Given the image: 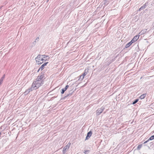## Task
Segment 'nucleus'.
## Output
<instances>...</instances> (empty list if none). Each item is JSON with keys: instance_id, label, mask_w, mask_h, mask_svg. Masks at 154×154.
Returning a JSON list of instances; mask_svg holds the SVG:
<instances>
[{"instance_id": "nucleus-24", "label": "nucleus", "mask_w": 154, "mask_h": 154, "mask_svg": "<svg viewBox=\"0 0 154 154\" xmlns=\"http://www.w3.org/2000/svg\"><path fill=\"white\" fill-rule=\"evenodd\" d=\"M147 141H145V142H144V143H147Z\"/></svg>"}, {"instance_id": "nucleus-26", "label": "nucleus", "mask_w": 154, "mask_h": 154, "mask_svg": "<svg viewBox=\"0 0 154 154\" xmlns=\"http://www.w3.org/2000/svg\"><path fill=\"white\" fill-rule=\"evenodd\" d=\"M49 0H48L47 1V2H48V1Z\"/></svg>"}, {"instance_id": "nucleus-16", "label": "nucleus", "mask_w": 154, "mask_h": 154, "mask_svg": "<svg viewBox=\"0 0 154 154\" xmlns=\"http://www.w3.org/2000/svg\"><path fill=\"white\" fill-rule=\"evenodd\" d=\"M62 91L61 92V93L62 94H63L64 92L66 91V90L64 88H63L62 89Z\"/></svg>"}, {"instance_id": "nucleus-22", "label": "nucleus", "mask_w": 154, "mask_h": 154, "mask_svg": "<svg viewBox=\"0 0 154 154\" xmlns=\"http://www.w3.org/2000/svg\"><path fill=\"white\" fill-rule=\"evenodd\" d=\"M68 87H69V86L68 85H67L66 86V87L64 88L66 90Z\"/></svg>"}, {"instance_id": "nucleus-5", "label": "nucleus", "mask_w": 154, "mask_h": 154, "mask_svg": "<svg viewBox=\"0 0 154 154\" xmlns=\"http://www.w3.org/2000/svg\"><path fill=\"white\" fill-rule=\"evenodd\" d=\"M44 76L43 75H41L40 76H38L37 78L36 79V80L37 81H39L42 82V83L43 84V79L44 78Z\"/></svg>"}, {"instance_id": "nucleus-14", "label": "nucleus", "mask_w": 154, "mask_h": 154, "mask_svg": "<svg viewBox=\"0 0 154 154\" xmlns=\"http://www.w3.org/2000/svg\"><path fill=\"white\" fill-rule=\"evenodd\" d=\"M87 74V73L86 72H85L83 74V76H82V80H83L84 78V77L85 76V75H86Z\"/></svg>"}, {"instance_id": "nucleus-4", "label": "nucleus", "mask_w": 154, "mask_h": 154, "mask_svg": "<svg viewBox=\"0 0 154 154\" xmlns=\"http://www.w3.org/2000/svg\"><path fill=\"white\" fill-rule=\"evenodd\" d=\"M105 109V108L103 107H101L100 108L98 109L97 111V115H100Z\"/></svg>"}, {"instance_id": "nucleus-18", "label": "nucleus", "mask_w": 154, "mask_h": 154, "mask_svg": "<svg viewBox=\"0 0 154 154\" xmlns=\"http://www.w3.org/2000/svg\"><path fill=\"white\" fill-rule=\"evenodd\" d=\"M3 80L1 79L0 80V85L2 83Z\"/></svg>"}, {"instance_id": "nucleus-8", "label": "nucleus", "mask_w": 154, "mask_h": 154, "mask_svg": "<svg viewBox=\"0 0 154 154\" xmlns=\"http://www.w3.org/2000/svg\"><path fill=\"white\" fill-rule=\"evenodd\" d=\"M92 134V132L91 131H90L87 134V136L86 138V140H88L89 139V138L91 136Z\"/></svg>"}, {"instance_id": "nucleus-9", "label": "nucleus", "mask_w": 154, "mask_h": 154, "mask_svg": "<svg viewBox=\"0 0 154 154\" xmlns=\"http://www.w3.org/2000/svg\"><path fill=\"white\" fill-rule=\"evenodd\" d=\"M146 29H143L142 30L141 32L139 33V35H140L142 34H143L145 33L146 32Z\"/></svg>"}, {"instance_id": "nucleus-19", "label": "nucleus", "mask_w": 154, "mask_h": 154, "mask_svg": "<svg viewBox=\"0 0 154 154\" xmlns=\"http://www.w3.org/2000/svg\"><path fill=\"white\" fill-rule=\"evenodd\" d=\"M145 8V6H143V7H141L140 9H139V10H140L141 9H144Z\"/></svg>"}, {"instance_id": "nucleus-13", "label": "nucleus", "mask_w": 154, "mask_h": 154, "mask_svg": "<svg viewBox=\"0 0 154 154\" xmlns=\"http://www.w3.org/2000/svg\"><path fill=\"white\" fill-rule=\"evenodd\" d=\"M154 139V135L151 136L149 139V140H152Z\"/></svg>"}, {"instance_id": "nucleus-1", "label": "nucleus", "mask_w": 154, "mask_h": 154, "mask_svg": "<svg viewBox=\"0 0 154 154\" xmlns=\"http://www.w3.org/2000/svg\"><path fill=\"white\" fill-rule=\"evenodd\" d=\"M48 57L44 55H38L35 58L36 63L38 64H42L45 60H48L46 58Z\"/></svg>"}, {"instance_id": "nucleus-25", "label": "nucleus", "mask_w": 154, "mask_h": 154, "mask_svg": "<svg viewBox=\"0 0 154 154\" xmlns=\"http://www.w3.org/2000/svg\"><path fill=\"white\" fill-rule=\"evenodd\" d=\"M85 153L86 152V151H85V152H84Z\"/></svg>"}, {"instance_id": "nucleus-2", "label": "nucleus", "mask_w": 154, "mask_h": 154, "mask_svg": "<svg viewBox=\"0 0 154 154\" xmlns=\"http://www.w3.org/2000/svg\"><path fill=\"white\" fill-rule=\"evenodd\" d=\"M43 84V83H42L41 81L36 80L33 82L32 86V88H33V89H36L38 88Z\"/></svg>"}, {"instance_id": "nucleus-3", "label": "nucleus", "mask_w": 154, "mask_h": 154, "mask_svg": "<svg viewBox=\"0 0 154 154\" xmlns=\"http://www.w3.org/2000/svg\"><path fill=\"white\" fill-rule=\"evenodd\" d=\"M70 143H69L67 144L65 146L63 149V153L64 154H65L67 151V150H68L70 146Z\"/></svg>"}, {"instance_id": "nucleus-20", "label": "nucleus", "mask_w": 154, "mask_h": 154, "mask_svg": "<svg viewBox=\"0 0 154 154\" xmlns=\"http://www.w3.org/2000/svg\"><path fill=\"white\" fill-rule=\"evenodd\" d=\"M32 89H33V88H29V89H28V91H29V92H30L31 91H32Z\"/></svg>"}, {"instance_id": "nucleus-10", "label": "nucleus", "mask_w": 154, "mask_h": 154, "mask_svg": "<svg viewBox=\"0 0 154 154\" xmlns=\"http://www.w3.org/2000/svg\"><path fill=\"white\" fill-rule=\"evenodd\" d=\"M133 43L132 42H131V41L129 42V43H127L125 45V48H128V47H129Z\"/></svg>"}, {"instance_id": "nucleus-15", "label": "nucleus", "mask_w": 154, "mask_h": 154, "mask_svg": "<svg viewBox=\"0 0 154 154\" xmlns=\"http://www.w3.org/2000/svg\"><path fill=\"white\" fill-rule=\"evenodd\" d=\"M142 147V145H140L138 146L137 147L138 149L139 150Z\"/></svg>"}, {"instance_id": "nucleus-23", "label": "nucleus", "mask_w": 154, "mask_h": 154, "mask_svg": "<svg viewBox=\"0 0 154 154\" xmlns=\"http://www.w3.org/2000/svg\"><path fill=\"white\" fill-rule=\"evenodd\" d=\"M82 76H83V75H81V76H80V78L79 79V80H80V79H81V80H82Z\"/></svg>"}, {"instance_id": "nucleus-7", "label": "nucleus", "mask_w": 154, "mask_h": 154, "mask_svg": "<svg viewBox=\"0 0 154 154\" xmlns=\"http://www.w3.org/2000/svg\"><path fill=\"white\" fill-rule=\"evenodd\" d=\"M139 36L137 35L135 36L133 39L131 41L133 43L135 42L138 39Z\"/></svg>"}, {"instance_id": "nucleus-27", "label": "nucleus", "mask_w": 154, "mask_h": 154, "mask_svg": "<svg viewBox=\"0 0 154 154\" xmlns=\"http://www.w3.org/2000/svg\"><path fill=\"white\" fill-rule=\"evenodd\" d=\"M1 133L0 132V135H1Z\"/></svg>"}, {"instance_id": "nucleus-17", "label": "nucleus", "mask_w": 154, "mask_h": 154, "mask_svg": "<svg viewBox=\"0 0 154 154\" xmlns=\"http://www.w3.org/2000/svg\"><path fill=\"white\" fill-rule=\"evenodd\" d=\"M138 101V99H136V100L135 101H134L132 103V104H135L136 103H137Z\"/></svg>"}, {"instance_id": "nucleus-12", "label": "nucleus", "mask_w": 154, "mask_h": 154, "mask_svg": "<svg viewBox=\"0 0 154 154\" xmlns=\"http://www.w3.org/2000/svg\"><path fill=\"white\" fill-rule=\"evenodd\" d=\"M29 91H28V90H26L25 92L24 93V95H26L27 94L29 93Z\"/></svg>"}, {"instance_id": "nucleus-6", "label": "nucleus", "mask_w": 154, "mask_h": 154, "mask_svg": "<svg viewBox=\"0 0 154 154\" xmlns=\"http://www.w3.org/2000/svg\"><path fill=\"white\" fill-rule=\"evenodd\" d=\"M48 63V62H46L44 63L43 64H42L40 67V68H39L38 71L39 70H42L44 68L45 66H46L47 65V64Z\"/></svg>"}, {"instance_id": "nucleus-11", "label": "nucleus", "mask_w": 154, "mask_h": 154, "mask_svg": "<svg viewBox=\"0 0 154 154\" xmlns=\"http://www.w3.org/2000/svg\"><path fill=\"white\" fill-rule=\"evenodd\" d=\"M146 94H143L141 95L140 96V98L141 99H144L146 97Z\"/></svg>"}, {"instance_id": "nucleus-21", "label": "nucleus", "mask_w": 154, "mask_h": 154, "mask_svg": "<svg viewBox=\"0 0 154 154\" xmlns=\"http://www.w3.org/2000/svg\"><path fill=\"white\" fill-rule=\"evenodd\" d=\"M5 75H4L2 77V78H1V79L3 80L5 78Z\"/></svg>"}]
</instances>
